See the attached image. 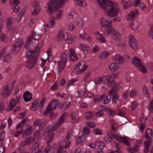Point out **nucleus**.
<instances>
[{"label": "nucleus", "mask_w": 153, "mask_h": 153, "mask_svg": "<svg viewBox=\"0 0 153 153\" xmlns=\"http://www.w3.org/2000/svg\"><path fill=\"white\" fill-rule=\"evenodd\" d=\"M106 15L110 17L118 16L120 13V9L117 7L114 3L110 0H97Z\"/></svg>", "instance_id": "obj_1"}, {"label": "nucleus", "mask_w": 153, "mask_h": 153, "mask_svg": "<svg viewBox=\"0 0 153 153\" xmlns=\"http://www.w3.org/2000/svg\"><path fill=\"white\" fill-rule=\"evenodd\" d=\"M68 115V113H64L59 118L57 122L54 123L52 128H47L45 132V136H49L48 140H47V147L45 149V153H48L51 148V146L49 144V143L53 138L54 134L52 131L56 130L57 128L59 127L64 122L66 117Z\"/></svg>", "instance_id": "obj_2"}, {"label": "nucleus", "mask_w": 153, "mask_h": 153, "mask_svg": "<svg viewBox=\"0 0 153 153\" xmlns=\"http://www.w3.org/2000/svg\"><path fill=\"white\" fill-rule=\"evenodd\" d=\"M40 51V48L36 47L34 51L30 50L27 52L26 58L28 60L27 62V67L29 69L33 68L35 65Z\"/></svg>", "instance_id": "obj_3"}, {"label": "nucleus", "mask_w": 153, "mask_h": 153, "mask_svg": "<svg viewBox=\"0 0 153 153\" xmlns=\"http://www.w3.org/2000/svg\"><path fill=\"white\" fill-rule=\"evenodd\" d=\"M65 0H50L48 4V11L51 13L53 9L63 7Z\"/></svg>", "instance_id": "obj_4"}, {"label": "nucleus", "mask_w": 153, "mask_h": 153, "mask_svg": "<svg viewBox=\"0 0 153 153\" xmlns=\"http://www.w3.org/2000/svg\"><path fill=\"white\" fill-rule=\"evenodd\" d=\"M23 43V39L21 38H19L12 45V53L16 55L20 51V48Z\"/></svg>", "instance_id": "obj_5"}, {"label": "nucleus", "mask_w": 153, "mask_h": 153, "mask_svg": "<svg viewBox=\"0 0 153 153\" xmlns=\"http://www.w3.org/2000/svg\"><path fill=\"white\" fill-rule=\"evenodd\" d=\"M60 60L58 62V68L59 71H62L65 66L68 59V55L65 53L60 55Z\"/></svg>", "instance_id": "obj_6"}, {"label": "nucleus", "mask_w": 153, "mask_h": 153, "mask_svg": "<svg viewBox=\"0 0 153 153\" xmlns=\"http://www.w3.org/2000/svg\"><path fill=\"white\" fill-rule=\"evenodd\" d=\"M49 2L47 4V12L50 15L52 14L53 13H54L55 12L56 13V14L55 16V19H60L62 17L63 14V10L61 9L60 8H62V7H56L53 9V10L51 13L48 11V4Z\"/></svg>", "instance_id": "obj_7"}, {"label": "nucleus", "mask_w": 153, "mask_h": 153, "mask_svg": "<svg viewBox=\"0 0 153 153\" xmlns=\"http://www.w3.org/2000/svg\"><path fill=\"white\" fill-rule=\"evenodd\" d=\"M114 30V29L111 25L101 26V31L103 33V34L105 35L112 33Z\"/></svg>", "instance_id": "obj_8"}, {"label": "nucleus", "mask_w": 153, "mask_h": 153, "mask_svg": "<svg viewBox=\"0 0 153 153\" xmlns=\"http://www.w3.org/2000/svg\"><path fill=\"white\" fill-rule=\"evenodd\" d=\"M129 43L131 48L133 50H135L138 48V44L134 36H129Z\"/></svg>", "instance_id": "obj_9"}, {"label": "nucleus", "mask_w": 153, "mask_h": 153, "mask_svg": "<svg viewBox=\"0 0 153 153\" xmlns=\"http://www.w3.org/2000/svg\"><path fill=\"white\" fill-rule=\"evenodd\" d=\"M88 67V65H85V62H79V64L76 65L74 68V69L77 72L81 73L85 71Z\"/></svg>", "instance_id": "obj_10"}, {"label": "nucleus", "mask_w": 153, "mask_h": 153, "mask_svg": "<svg viewBox=\"0 0 153 153\" xmlns=\"http://www.w3.org/2000/svg\"><path fill=\"white\" fill-rule=\"evenodd\" d=\"M23 97L24 100L25 102H28L32 99V94L29 91H27L24 92Z\"/></svg>", "instance_id": "obj_11"}, {"label": "nucleus", "mask_w": 153, "mask_h": 153, "mask_svg": "<svg viewBox=\"0 0 153 153\" xmlns=\"http://www.w3.org/2000/svg\"><path fill=\"white\" fill-rule=\"evenodd\" d=\"M113 59L114 62L120 64H123L124 62L123 57L119 55H116L113 57Z\"/></svg>", "instance_id": "obj_12"}, {"label": "nucleus", "mask_w": 153, "mask_h": 153, "mask_svg": "<svg viewBox=\"0 0 153 153\" xmlns=\"http://www.w3.org/2000/svg\"><path fill=\"white\" fill-rule=\"evenodd\" d=\"M35 140V138L33 139L31 137H29V138H26L25 140L22 142L20 145L22 146L23 148H24L25 146L27 145V143L30 144L33 141H34Z\"/></svg>", "instance_id": "obj_13"}, {"label": "nucleus", "mask_w": 153, "mask_h": 153, "mask_svg": "<svg viewBox=\"0 0 153 153\" xmlns=\"http://www.w3.org/2000/svg\"><path fill=\"white\" fill-rule=\"evenodd\" d=\"M151 140V138H149L147 140L144 142V148L143 151L144 152L147 153L149 152Z\"/></svg>", "instance_id": "obj_14"}, {"label": "nucleus", "mask_w": 153, "mask_h": 153, "mask_svg": "<svg viewBox=\"0 0 153 153\" xmlns=\"http://www.w3.org/2000/svg\"><path fill=\"white\" fill-rule=\"evenodd\" d=\"M112 33V37L114 40L117 41L120 40L121 38V34L120 33L114 30Z\"/></svg>", "instance_id": "obj_15"}, {"label": "nucleus", "mask_w": 153, "mask_h": 153, "mask_svg": "<svg viewBox=\"0 0 153 153\" xmlns=\"http://www.w3.org/2000/svg\"><path fill=\"white\" fill-rule=\"evenodd\" d=\"M97 110L98 111L96 113V114L98 117H102L104 115V113L101 112V111H104L107 110L106 108L104 107V106H101L100 107V108H98Z\"/></svg>", "instance_id": "obj_16"}, {"label": "nucleus", "mask_w": 153, "mask_h": 153, "mask_svg": "<svg viewBox=\"0 0 153 153\" xmlns=\"http://www.w3.org/2000/svg\"><path fill=\"white\" fill-rule=\"evenodd\" d=\"M100 22L102 25V26H104L108 25H111L112 21L108 20L104 17H102L100 19Z\"/></svg>", "instance_id": "obj_17"}, {"label": "nucleus", "mask_w": 153, "mask_h": 153, "mask_svg": "<svg viewBox=\"0 0 153 153\" xmlns=\"http://www.w3.org/2000/svg\"><path fill=\"white\" fill-rule=\"evenodd\" d=\"M66 38L65 39V42L71 44L73 43L74 39L71 35L70 33L65 34Z\"/></svg>", "instance_id": "obj_18"}, {"label": "nucleus", "mask_w": 153, "mask_h": 153, "mask_svg": "<svg viewBox=\"0 0 153 153\" xmlns=\"http://www.w3.org/2000/svg\"><path fill=\"white\" fill-rule=\"evenodd\" d=\"M132 63L136 67H138L142 64L140 59L137 57H135L132 60Z\"/></svg>", "instance_id": "obj_19"}, {"label": "nucleus", "mask_w": 153, "mask_h": 153, "mask_svg": "<svg viewBox=\"0 0 153 153\" xmlns=\"http://www.w3.org/2000/svg\"><path fill=\"white\" fill-rule=\"evenodd\" d=\"M107 137L104 138V140L107 143H110L114 137L111 135V134H110L109 132H107Z\"/></svg>", "instance_id": "obj_20"}, {"label": "nucleus", "mask_w": 153, "mask_h": 153, "mask_svg": "<svg viewBox=\"0 0 153 153\" xmlns=\"http://www.w3.org/2000/svg\"><path fill=\"white\" fill-rule=\"evenodd\" d=\"M126 137H123L121 136L119 138L118 140H117L120 142L122 143H124L126 145L128 146L130 144L129 141L126 139Z\"/></svg>", "instance_id": "obj_21"}, {"label": "nucleus", "mask_w": 153, "mask_h": 153, "mask_svg": "<svg viewBox=\"0 0 153 153\" xmlns=\"http://www.w3.org/2000/svg\"><path fill=\"white\" fill-rule=\"evenodd\" d=\"M109 69L112 72H115L118 70L119 68V65L115 63H112L109 66Z\"/></svg>", "instance_id": "obj_22"}, {"label": "nucleus", "mask_w": 153, "mask_h": 153, "mask_svg": "<svg viewBox=\"0 0 153 153\" xmlns=\"http://www.w3.org/2000/svg\"><path fill=\"white\" fill-rule=\"evenodd\" d=\"M79 36L83 40H87L89 42L91 41V37L85 33L80 34L79 35Z\"/></svg>", "instance_id": "obj_23"}, {"label": "nucleus", "mask_w": 153, "mask_h": 153, "mask_svg": "<svg viewBox=\"0 0 153 153\" xmlns=\"http://www.w3.org/2000/svg\"><path fill=\"white\" fill-rule=\"evenodd\" d=\"M109 53L106 51H103L101 53L99 56V58L101 59H105L108 57Z\"/></svg>", "instance_id": "obj_24"}, {"label": "nucleus", "mask_w": 153, "mask_h": 153, "mask_svg": "<svg viewBox=\"0 0 153 153\" xmlns=\"http://www.w3.org/2000/svg\"><path fill=\"white\" fill-rule=\"evenodd\" d=\"M57 106H54V108H53L51 107V106H48L45 111L43 114V115L45 116L48 115L50 112L53 109L54 110L56 109Z\"/></svg>", "instance_id": "obj_25"}, {"label": "nucleus", "mask_w": 153, "mask_h": 153, "mask_svg": "<svg viewBox=\"0 0 153 153\" xmlns=\"http://www.w3.org/2000/svg\"><path fill=\"white\" fill-rule=\"evenodd\" d=\"M32 127L29 126V128H26L24 132L23 133L22 137H24L25 136L28 135L31 133Z\"/></svg>", "instance_id": "obj_26"}, {"label": "nucleus", "mask_w": 153, "mask_h": 153, "mask_svg": "<svg viewBox=\"0 0 153 153\" xmlns=\"http://www.w3.org/2000/svg\"><path fill=\"white\" fill-rule=\"evenodd\" d=\"M19 101L20 97L16 100L15 98H13L10 101V105H16L20 104Z\"/></svg>", "instance_id": "obj_27"}, {"label": "nucleus", "mask_w": 153, "mask_h": 153, "mask_svg": "<svg viewBox=\"0 0 153 153\" xmlns=\"http://www.w3.org/2000/svg\"><path fill=\"white\" fill-rule=\"evenodd\" d=\"M77 5L84 7L86 5V2L85 0H75Z\"/></svg>", "instance_id": "obj_28"}, {"label": "nucleus", "mask_w": 153, "mask_h": 153, "mask_svg": "<svg viewBox=\"0 0 153 153\" xmlns=\"http://www.w3.org/2000/svg\"><path fill=\"white\" fill-rule=\"evenodd\" d=\"M65 34L62 32H60L58 34V41L60 42L63 39L65 40Z\"/></svg>", "instance_id": "obj_29"}, {"label": "nucleus", "mask_w": 153, "mask_h": 153, "mask_svg": "<svg viewBox=\"0 0 153 153\" xmlns=\"http://www.w3.org/2000/svg\"><path fill=\"white\" fill-rule=\"evenodd\" d=\"M152 135V132L151 128H147L145 132V138H147L149 137Z\"/></svg>", "instance_id": "obj_30"}, {"label": "nucleus", "mask_w": 153, "mask_h": 153, "mask_svg": "<svg viewBox=\"0 0 153 153\" xmlns=\"http://www.w3.org/2000/svg\"><path fill=\"white\" fill-rule=\"evenodd\" d=\"M137 68L138 70L142 72L143 73H146L147 72L146 68L144 65H142V64L138 66Z\"/></svg>", "instance_id": "obj_31"}, {"label": "nucleus", "mask_w": 153, "mask_h": 153, "mask_svg": "<svg viewBox=\"0 0 153 153\" xmlns=\"http://www.w3.org/2000/svg\"><path fill=\"white\" fill-rule=\"evenodd\" d=\"M97 38L99 41H101V43H104L106 42L105 38L101 34H96Z\"/></svg>", "instance_id": "obj_32"}, {"label": "nucleus", "mask_w": 153, "mask_h": 153, "mask_svg": "<svg viewBox=\"0 0 153 153\" xmlns=\"http://www.w3.org/2000/svg\"><path fill=\"white\" fill-rule=\"evenodd\" d=\"M11 92V91L9 89L8 85H7V86L4 88L3 94L4 96H8L10 95Z\"/></svg>", "instance_id": "obj_33"}, {"label": "nucleus", "mask_w": 153, "mask_h": 153, "mask_svg": "<svg viewBox=\"0 0 153 153\" xmlns=\"http://www.w3.org/2000/svg\"><path fill=\"white\" fill-rule=\"evenodd\" d=\"M105 96V95H101L99 98L94 97V101L95 103L99 102H101L103 99V97Z\"/></svg>", "instance_id": "obj_34"}, {"label": "nucleus", "mask_w": 153, "mask_h": 153, "mask_svg": "<svg viewBox=\"0 0 153 153\" xmlns=\"http://www.w3.org/2000/svg\"><path fill=\"white\" fill-rule=\"evenodd\" d=\"M133 2L131 0H129L126 2L123 5V7L124 8L126 9L128 7H130L132 5Z\"/></svg>", "instance_id": "obj_35"}, {"label": "nucleus", "mask_w": 153, "mask_h": 153, "mask_svg": "<svg viewBox=\"0 0 153 153\" xmlns=\"http://www.w3.org/2000/svg\"><path fill=\"white\" fill-rule=\"evenodd\" d=\"M11 56L10 54H7L5 56L3 59V61L4 62L8 63L10 62Z\"/></svg>", "instance_id": "obj_36"}, {"label": "nucleus", "mask_w": 153, "mask_h": 153, "mask_svg": "<svg viewBox=\"0 0 153 153\" xmlns=\"http://www.w3.org/2000/svg\"><path fill=\"white\" fill-rule=\"evenodd\" d=\"M41 36V35L35 32L33 33V37L34 39L37 40L39 39Z\"/></svg>", "instance_id": "obj_37"}, {"label": "nucleus", "mask_w": 153, "mask_h": 153, "mask_svg": "<svg viewBox=\"0 0 153 153\" xmlns=\"http://www.w3.org/2000/svg\"><path fill=\"white\" fill-rule=\"evenodd\" d=\"M111 98V96L109 95L106 96L105 95V96L103 98V99H104L103 103L104 104H107L110 101Z\"/></svg>", "instance_id": "obj_38"}, {"label": "nucleus", "mask_w": 153, "mask_h": 153, "mask_svg": "<svg viewBox=\"0 0 153 153\" xmlns=\"http://www.w3.org/2000/svg\"><path fill=\"white\" fill-rule=\"evenodd\" d=\"M55 18H54L53 16H51L50 17L48 23L50 24L51 26H53L55 25L56 23L55 22Z\"/></svg>", "instance_id": "obj_39"}, {"label": "nucleus", "mask_w": 153, "mask_h": 153, "mask_svg": "<svg viewBox=\"0 0 153 153\" xmlns=\"http://www.w3.org/2000/svg\"><path fill=\"white\" fill-rule=\"evenodd\" d=\"M80 46L81 47L82 50L85 53V52L87 53L88 52V51L90 49V48L88 46H87L86 45L81 44L80 45Z\"/></svg>", "instance_id": "obj_40"}, {"label": "nucleus", "mask_w": 153, "mask_h": 153, "mask_svg": "<svg viewBox=\"0 0 153 153\" xmlns=\"http://www.w3.org/2000/svg\"><path fill=\"white\" fill-rule=\"evenodd\" d=\"M148 36L149 38L153 39V25L150 28L148 33Z\"/></svg>", "instance_id": "obj_41"}, {"label": "nucleus", "mask_w": 153, "mask_h": 153, "mask_svg": "<svg viewBox=\"0 0 153 153\" xmlns=\"http://www.w3.org/2000/svg\"><path fill=\"white\" fill-rule=\"evenodd\" d=\"M96 143L97 146L101 149H103L105 146V144L103 142L97 141H96Z\"/></svg>", "instance_id": "obj_42"}, {"label": "nucleus", "mask_w": 153, "mask_h": 153, "mask_svg": "<svg viewBox=\"0 0 153 153\" xmlns=\"http://www.w3.org/2000/svg\"><path fill=\"white\" fill-rule=\"evenodd\" d=\"M104 80L103 77H101L99 76L95 79V82L97 84H99L101 83Z\"/></svg>", "instance_id": "obj_43"}, {"label": "nucleus", "mask_w": 153, "mask_h": 153, "mask_svg": "<svg viewBox=\"0 0 153 153\" xmlns=\"http://www.w3.org/2000/svg\"><path fill=\"white\" fill-rule=\"evenodd\" d=\"M142 90L143 93L145 94L146 97H149V94H148V90L145 85H144L143 86Z\"/></svg>", "instance_id": "obj_44"}, {"label": "nucleus", "mask_w": 153, "mask_h": 153, "mask_svg": "<svg viewBox=\"0 0 153 153\" xmlns=\"http://www.w3.org/2000/svg\"><path fill=\"white\" fill-rule=\"evenodd\" d=\"M59 102L58 100L53 99L51 101L48 105H59Z\"/></svg>", "instance_id": "obj_45"}, {"label": "nucleus", "mask_w": 153, "mask_h": 153, "mask_svg": "<svg viewBox=\"0 0 153 153\" xmlns=\"http://www.w3.org/2000/svg\"><path fill=\"white\" fill-rule=\"evenodd\" d=\"M107 84L108 87L112 88L115 87L116 85V82L115 81L112 80L108 82Z\"/></svg>", "instance_id": "obj_46"}, {"label": "nucleus", "mask_w": 153, "mask_h": 153, "mask_svg": "<svg viewBox=\"0 0 153 153\" xmlns=\"http://www.w3.org/2000/svg\"><path fill=\"white\" fill-rule=\"evenodd\" d=\"M90 132V129L89 128L86 126L83 128V134L86 135H88L89 134Z\"/></svg>", "instance_id": "obj_47"}, {"label": "nucleus", "mask_w": 153, "mask_h": 153, "mask_svg": "<svg viewBox=\"0 0 153 153\" xmlns=\"http://www.w3.org/2000/svg\"><path fill=\"white\" fill-rule=\"evenodd\" d=\"M93 132L96 135H101L102 134V131L98 128L94 129Z\"/></svg>", "instance_id": "obj_48"}, {"label": "nucleus", "mask_w": 153, "mask_h": 153, "mask_svg": "<svg viewBox=\"0 0 153 153\" xmlns=\"http://www.w3.org/2000/svg\"><path fill=\"white\" fill-rule=\"evenodd\" d=\"M119 100V96L118 94H115L113 95L112 98V101L115 103Z\"/></svg>", "instance_id": "obj_49"}, {"label": "nucleus", "mask_w": 153, "mask_h": 153, "mask_svg": "<svg viewBox=\"0 0 153 153\" xmlns=\"http://www.w3.org/2000/svg\"><path fill=\"white\" fill-rule=\"evenodd\" d=\"M7 38V35L5 34L1 33L0 34V39L2 42H4L5 39Z\"/></svg>", "instance_id": "obj_50"}, {"label": "nucleus", "mask_w": 153, "mask_h": 153, "mask_svg": "<svg viewBox=\"0 0 153 153\" xmlns=\"http://www.w3.org/2000/svg\"><path fill=\"white\" fill-rule=\"evenodd\" d=\"M32 40V37L31 36H30L28 39L27 42L26 43L25 46V48L26 49H27L29 47L28 46V45H29L31 42Z\"/></svg>", "instance_id": "obj_51"}, {"label": "nucleus", "mask_w": 153, "mask_h": 153, "mask_svg": "<svg viewBox=\"0 0 153 153\" xmlns=\"http://www.w3.org/2000/svg\"><path fill=\"white\" fill-rule=\"evenodd\" d=\"M135 16V13L133 12H131L128 15V20H133L134 19Z\"/></svg>", "instance_id": "obj_52"}, {"label": "nucleus", "mask_w": 153, "mask_h": 153, "mask_svg": "<svg viewBox=\"0 0 153 153\" xmlns=\"http://www.w3.org/2000/svg\"><path fill=\"white\" fill-rule=\"evenodd\" d=\"M76 54V52L73 48H71L69 50V56H73Z\"/></svg>", "instance_id": "obj_53"}, {"label": "nucleus", "mask_w": 153, "mask_h": 153, "mask_svg": "<svg viewBox=\"0 0 153 153\" xmlns=\"http://www.w3.org/2000/svg\"><path fill=\"white\" fill-rule=\"evenodd\" d=\"M15 31V28L13 27H10L8 28V33L10 35H11Z\"/></svg>", "instance_id": "obj_54"}, {"label": "nucleus", "mask_w": 153, "mask_h": 153, "mask_svg": "<svg viewBox=\"0 0 153 153\" xmlns=\"http://www.w3.org/2000/svg\"><path fill=\"white\" fill-rule=\"evenodd\" d=\"M86 124L89 127L91 128H94L95 127L94 123L93 122H87Z\"/></svg>", "instance_id": "obj_55"}, {"label": "nucleus", "mask_w": 153, "mask_h": 153, "mask_svg": "<svg viewBox=\"0 0 153 153\" xmlns=\"http://www.w3.org/2000/svg\"><path fill=\"white\" fill-rule=\"evenodd\" d=\"M110 134H111V135L113 136L115 139L117 140H118V139L120 137L118 136L115 133V131L111 130L110 131H108Z\"/></svg>", "instance_id": "obj_56"}, {"label": "nucleus", "mask_w": 153, "mask_h": 153, "mask_svg": "<svg viewBox=\"0 0 153 153\" xmlns=\"http://www.w3.org/2000/svg\"><path fill=\"white\" fill-rule=\"evenodd\" d=\"M130 27L133 30H136L137 28V25H135L132 21L130 22Z\"/></svg>", "instance_id": "obj_57"}, {"label": "nucleus", "mask_w": 153, "mask_h": 153, "mask_svg": "<svg viewBox=\"0 0 153 153\" xmlns=\"http://www.w3.org/2000/svg\"><path fill=\"white\" fill-rule=\"evenodd\" d=\"M104 79V80L105 82L107 83L110 82V79L111 78V76L109 75H107L106 76L103 77Z\"/></svg>", "instance_id": "obj_58"}, {"label": "nucleus", "mask_w": 153, "mask_h": 153, "mask_svg": "<svg viewBox=\"0 0 153 153\" xmlns=\"http://www.w3.org/2000/svg\"><path fill=\"white\" fill-rule=\"evenodd\" d=\"M58 88V85H57V82H56L51 87V89L52 91H55Z\"/></svg>", "instance_id": "obj_59"}, {"label": "nucleus", "mask_w": 153, "mask_h": 153, "mask_svg": "<svg viewBox=\"0 0 153 153\" xmlns=\"http://www.w3.org/2000/svg\"><path fill=\"white\" fill-rule=\"evenodd\" d=\"M6 49L7 48H5L3 49L2 51L0 52V58H1L2 56L7 52Z\"/></svg>", "instance_id": "obj_60"}, {"label": "nucleus", "mask_w": 153, "mask_h": 153, "mask_svg": "<svg viewBox=\"0 0 153 153\" xmlns=\"http://www.w3.org/2000/svg\"><path fill=\"white\" fill-rule=\"evenodd\" d=\"M83 137L82 136L79 137L77 138L76 140V144L77 145L79 144L80 143H82L83 142V140H82V137Z\"/></svg>", "instance_id": "obj_61"}, {"label": "nucleus", "mask_w": 153, "mask_h": 153, "mask_svg": "<svg viewBox=\"0 0 153 153\" xmlns=\"http://www.w3.org/2000/svg\"><path fill=\"white\" fill-rule=\"evenodd\" d=\"M50 118L51 119H55V118L57 117V114H55L53 112H51L49 115Z\"/></svg>", "instance_id": "obj_62"}, {"label": "nucleus", "mask_w": 153, "mask_h": 153, "mask_svg": "<svg viewBox=\"0 0 153 153\" xmlns=\"http://www.w3.org/2000/svg\"><path fill=\"white\" fill-rule=\"evenodd\" d=\"M77 80V79H71L68 82L67 84L68 86L69 87L71 85L74 83L76 82Z\"/></svg>", "instance_id": "obj_63"}, {"label": "nucleus", "mask_w": 153, "mask_h": 153, "mask_svg": "<svg viewBox=\"0 0 153 153\" xmlns=\"http://www.w3.org/2000/svg\"><path fill=\"white\" fill-rule=\"evenodd\" d=\"M107 111H108L110 113V115L111 116H114L116 114V111H115L114 110H112L110 108H106Z\"/></svg>", "instance_id": "obj_64"}]
</instances>
